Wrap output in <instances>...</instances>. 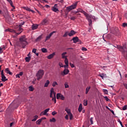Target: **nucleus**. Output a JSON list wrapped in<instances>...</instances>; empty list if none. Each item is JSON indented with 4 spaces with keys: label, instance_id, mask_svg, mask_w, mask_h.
Listing matches in <instances>:
<instances>
[{
    "label": "nucleus",
    "instance_id": "nucleus-1",
    "mask_svg": "<svg viewBox=\"0 0 127 127\" xmlns=\"http://www.w3.org/2000/svg\"><path fill=\"white\" fill-rule=\"evenodd\" d=\"M20 44H21L22 48H25L26 45H27V42L26 41V38H25V35L22 36L19 38Z\"/></svg>",
    "mask_w": 127,
    "mask_h": 127
},
{
    "label": "nucleus",
    "instance_id": "nucleus-2",
    "mask_svg": "<svg viewBox=\"0 0 127 127\" xmlns=\"http://www.w3.org/2000/svg\"><path fill=\"white\" fill-rule=\"evenodd\" d=\"M43 75H44V70L43 69L39 70L36 73L37 80L38 81H40L41 79H42Z\"/></svg>",
    "mask_w": 127,
    "mask_h": 127
},
{
    "label": "nucleus",
    "instance_id": "nucleus-3",
    "mask_svg": "<svg viewBox=\"0 0 127 127\" xmlns=\"http://www.w3.org/2000/svg\"><path fill=\"white\" fill-rule=\"evenodd\" d=\"M77 4H78V2H76L72 5L67 6L66 7V10H67V11H71V10H72V9H75V8L77 7Z\"/></svg>",
    "mask_w": 127,
    "mask_h": 127
},
{
    "label": "nucleus",
    "instance_id": "nucleus-4",
    "mask_svg": "<svg viewBox=\"0 0 127 127\" xmlns=\"http://www.w3.org/2000/svg\"><path fill=\"white\" fill-rule=\"evenodd\" d=\"M50 94H53L54 98H52V100L54 102L55 104H56V92H54L53 88H51Z\"/></svg>",
    "mask_w": 127,
    "mask_h": 127
},
{
    "label": "nucleus",
    "instance_id": "nucleus-5",
    "mask_svg": "<svg viewBox=\"0 0 127 127\" xmlns=\"http://www.w3.org/2000/svg\"><path fill=\"white\" fill-rule=\"evenodd\" d=\"M57 99L58 100L60 99L61 100H62V101H64L65 100V97L63 95L61 94V93H58L57 94Z\"/></svg>",
    "mask_w": 127,
    "mask_h": 127
},
{
    "label": "nucleus",
    "instance_id": "nucleus-6",
    "mask_svg": "<svg viewBox=\"0 0 127 127\" xmlns=\"http://www.w3.org/2000/svg\"><path fill=\"white\" fill-rule=\"evenodd\" d=\"M57 4H55L54 6L52 7V10H53V11L54 12H57V13H58V12H59V10L57 8Z\"/></svg>",
    "mask_w": 127,
    "mask_h": 127
},
{
    "label": "nucleus",
    "instance_id": "nucleus-7",
    "mask_svg": "<svg viewBox=\"0 0 127 127\" xmlns=\"http://www.w3.org/2000/svg\"><path fill=\"white\" fill-rule=\"evenodd\" d=\"M50 110V108H48L45 110L44 111L41 112V113L40 114V116H42V115H43L44 116H46V114H47V113H48V112H49Z\"/></svg>",
    "mask_w": 127,
    "mask_h": 127
},
{
    "label": "nucleus",
    "instance_id": "nucleus-8",
    "mask_svg": "<svg viewBox=\"0 0 127 127\" xmlns=\"http://www.w3.org/2000/svg\"><path fill=\"white\" fill-rule=\"evenodd\" d=\"M56 33V32H55V31H53L52 33H51L50 34V35H49L48 36H47L46 37V41H47V40H48V39H50V38L53 35V34Z\"/></svg>",
    "mask_w": 127,
    "mask_h": 127
},
{
    "label": "nucleus",
    "instance_id": "nucleus-9",
    "mask_svg": "<svg viewBox=\"0 0 127 127\" xmlns=\"http://www.w3.org/2000/svg\"><path fill=\"white\" fill-rule=\"evenodd\" d=\"M41 24L42 25H47V24H48V20L47 19H43L41 22Z\"/></svg>",
    "mask_w": 127,
    "mask_h": 127
},
{
    "label": "nucleus",
    "instance_id": "nucleus-10",
    "mask_svg": "<svg viewBox=\"0 0 127 127\" xmlns=\"http://www.w3.org/2000/svg\"><path fill=\"white\" fill-rule=\"evenodd\" d=\"M72 40L73 41V43H77V42H79V41H80V40L78 37H73L72 38Z\"/></svg>",
    "mask_w": 127,
    "mask_h": 127
},
{
    "label": "nucleus",
    "instance_id": "nucleus-11",
    "mask_svg": "<svg viewBox=\"0 0 127 127\" xmlns=\"http://www.w3.org/2000/svg\"><path fill=\"white\" fill-rule=\"evenodd\" d=\"M87 19L88 20L89 24L90 26H91V25L92 24V19H91V16L90 15H87L86 16Z\"/></svg>",
    "mask_w": 127,
    "mask_h": 127
},
{
    "label": "nucleus",
    "instance_id": "nucleus-12",
    "mask_svg": "<svg viewBox=\"0 0 127 127\" xmlns=\"http://www.w3.org/2000/svg\"><path fill=\"white\" fill-rule=\"evenodd\" d=\"M69 72V69L65 68L63 72H62V75H67Z\"/></svg>",
    "mask_w": 127,
    "mask_h": 127
},
{
    "label": "nucleus",
    "instance_id": "nucleus-13",
    "mask_svg": "<svg viewBox=\"0 0 127 127\" xmlns=\"http://www.w3.org/2000/svg\"><path fill=\"white\" fill-rule=\"evenodd\" d=\"M22 30H23V29H22V28H20L19 27L18 29V31H21L19 33H16V35L15 36H14V37H15L16 36H17V35H19V34H20V33H21L22 32Z\"/></svg>",
    "mask_w": 127,
    "mask_h": 127
},
{
    "label": "nucleus",
    "instance_id": "nucleus-14",
    "mask_svg": "<svg viewBox=\"0 0 127 127\" xmlns=\"http://www.w3.org/2000/svg\"><path fill=\"white\" fill-rule=\"evenodd\" d=\"M68 34L70 37L73 36V35H75V34H76V32L74 30H71L69 33L68 32Z\"/></svg>",
    "mask_w": 127,
    "mask_h": 127
},
{
    "label": "nucleus",
    "instance_id": "nucleus-15",
    "mask_svg": "<svg viewBox=\"0 0 127 127\" xmlns=\"http://www.w3.org/2000/svg\"><path fill=\"white\" fill-rule=\"evenodd\" d=\"M54 56H55V53H53V54L48 56L47 57V58H48V59H52V58H53V57H54Z\"/></svg>",
    "mask_w": 127,
    "mask_h": 127
},
{
    "label": "nucleus",
    "instance_id": "nucleus-16",
    "mask_svg": "<svg viewBox=\"0 0 127 127\" xmlns=\"http://www.w3.org/2000/svg\"><path fill=\"white\" fill-rule=\"evenodd\" d=\"M1 81H2V82H5V81H7L8 79H7L6 78V77H5V76L4 75H1Z\"/></svg>",
    "mask_w": 127,
    "mask_h": 127
},
{
    "label": "nucleus",
    "instance_id": "nucleus-17",
    "mask_svg": "<svg viewBox=\"0 0 127 127\" xmlns=\"http://www.w3.org/2000/svg\"><path fill=\"white\" fill-rule=\"evenodd\" d=\"M5 71L7 74H9V75H12V72L9 71V69L8 68H5Z\"/></svg>",
    "mask_w": 127,
    "mask_h": 127
},
{
    "label": "nucleus",
    "instance_id": "nucleus-18",
    "mask_svg": "<svg viewBox=\"0 0 127 127\" xmlns=\"http://www.w3.org/2000/svg\"><path fill=\"white\" fill-rule=\"evenodd\" d=\"M5 31H9V32H12L13 33H15V34L16 33V31H15L14 30H12L11 29H6Z\"/></svg>",
    "mask_w": 127,
    "mask_h": 127
},
{
    "label": "nucleus",
    "instance_id": "nucleus-19",
    "mask_svg": "<svg viewBox=\"0 0 127 127\" xmlns=\"http://www.w3.org/2000/svg\"><path fill=\"white\" fill-rule=\"evenodd\" d=\"M38 28V25H37V24L32 25V29L33 30H35V29H37Z\"/></svg>",
    "mask_w": 127,
    "mask_h": 127
},
{
    "label": "nucleus",
    "instance_id": "nucleus-20",
    "mask_svg": "<svg viewBox=\"0 0 127 127\" xmlns=\"http://www.w3.org/2000/svg\"><path fill=\"white\" fill-rule=\"evenodd\" d=\"M65 54H67V52H64L62 54V58H63V59L67 58V56H65Z\"/></svg>",
    "mask_w": 127,
    "mask_h": 127
},
{
    "label": "nucleus",
    "instance_id": "nucleus-21",
    "mask_svg": "<svg viewBox=\"0 0 127 127\" xmlns=\"http://www.w3.org/2000/svg\"><path fill=\"white\" fill-rule=\"evenodd\" d=\"M42 39V35L39 36L37 39H36V42H38V41H40Z\"/></svg>",
    "mask_w": 127,
    "mask_h": 127
},
{
    "label": "nucleus",
    "instance_id": "nucleus-22",
    "mask_svg": "<svg viewBox=\"0 0 127 127\" xmlns=\"http://www.w3.org/2000/svg\"><path fill=\"white\" fill-rule=\"evenodd\" d=\"M82 110H83V108L82 107V104H80L78 107V112H79V113H81L82 112Z\"/></svg>",
    "mask_w": 127,
    "mask_h": 127
},
{
    "label": "nucleus",
    "instance_id": "nucleus-23",
    "mask_svg": "<svg viewBox=\"0 0 127 127\" xmlns=\"http://www.w3.org/2000/svg\"><path fill=\"white\" fill-rule=\"evenodd\" d=\"M26 9V10H27L28 11H31V12H33V13H34V12H35V11L33 10H32L31 9H30V8H29L28 7H25V8Z\"/></svg>",
    "mask_w": 127,
    "mask_h": 127
},
{
    "label": "nucleus",
    "instance_id": "nucleus-24",
    "mask_svg": "<svg viewBox=\"0 0 127 127\" xmlns=\"http://www.w3.org/2000/svg\"><path fill=\"white\" fill-rule=\"evenodd\" d=\"M31 59V57H26L25 59L26 62H29Z\"/></svg>",
    "mask_w": 127,
    "mask_h": 127
},
{
    "label": "nucleus",
    "instance_id": "nucleus-25",
    "mask_svg": "<svg viewBox=\"0 0 127 127\" xmlns=\"http://www.w3.org/2000/svg\"><path fill=\"white\" fill-rule=\"evenodd\" d=\"M42 122V119H39L38 121H36V125H40Z\"/></svg>",
    "mask_w": 127,
    "mask_h": 127
},
{
    "label": "nucleus",
    "instance_id": "nucleus-26",
    "mask_svg": "<svg viewBox=\"0 0 127 127\" xmlns=\"http://www.w3.org/2000/svg\"><path fill=\"white\" fill-rule=\"evenodd\" d=\"M65 112H66L68 115H69L70 114H71V110H70V109L68 108H65Z\"/></svg>",
    "mask_w": 127,
    "mask_h": 127
},
{
    "label": "nucleus",
    "instance_id": "nucleus-27",
    "mask_svg": "<svg viewBox=\"0 0 127 127\" xmlns=\"http://www.w3.org/2000/svg\"><path fill=\"white\" fill-rule=\"evenodd\" d=\"M64 59V63L65 65H66V66H68V59L67 58H65V59Z\"/></svg>",
    "mask_w": 127,
    "mask_h": 127
},
{
    "label": "nucleus",
    "instance_id": "nucleus-28",
    "mask_svg": "<svg viewBox=\"0 0 127 127\" xmlns=\"http://www.w3.org/2000/svg\"><path fill=\"white\" fill-rule=\"evenodd\" d=\"M34 90V88H33V87H32V86H30L29 87V90L30 91V92H33Z\"/></svg>",
    "mask_w": 127,
    "mask_h": 127
},
{
    "label": "nucleus",
    "instance_id": "nucleus-29",
    "mask_svg": "<svg viewBox=\"0 0 127 127\" xmlns=\"http://www.w3.org/2000/svg\"><path fill=\"white\" fill-rule=\"evenodd\" d=\"M88 105V100H84L83 101V105L86 106Z\"/></svg>",
    "mask_w": 127,
    "mask_h": 127
},
{
    "label": "nucleus",
    "instance_id": "nucleus-30",
    "mask_svg": "<svg viewBox=\"0 0 127 127\" xmlns=\"http://www.w3.org/2000/svg\"><path fill=\"white\" fill-rule=\"evenodd\" d=\"M34 119L32 120V122H36V121L38 119V116L36 115L34 117Z\"/></svg>",
    "mask_w": 127,
    "mask_h": 127
},
{
    "label": "nucleus",
    "instance_id": "nucleus-31",
    "mask_svg": "<svg viewBox=\"0 0 127 127\" xmlns=\"http://www.w3.org/2000/svg\"><path fill=\"white\" fill-rule=\"evenodd\" d=\"M41 51L43 52V53H47V49L45 48H43L41 49Z\"/></svg>",
    "mask_w": 127,
    "mask_h": 127
},
{
    "label": "nucleus",
    "instance_id": "nucleus-32",
    "mask_svg": "<svg viewBox=\"0 0 127 127\" xmlns=\"http://www.w3.org/2000/svg\"><path fill=\"white\" fill-rule=\"evenodd\" d=\"M69 36V32H65L64 34L63 35V37H67V36Z\"/></svg>",
    "mask_w": 127,
    "mask_h": 127
},
{
    "label": "nucleus",
    "instance_id": "nucleus-33",
    "mask_svg": "<svg viewBox=\"0 0 127 127\" xmlns=\"http://www.w3.org/2000/svg\"><path fill=\"white\" fill-rule=\"evenodd\" d=\"M90 89H91V87H87L86 89V92L85 94H88L89 91L90 90Z\"/></svg>",
    "mask_w": 127,
    "mask_h": 127
},
{
    "label": "nucleus",
    "instance_id": "nucleus-34",
    "mask_svg": "<svg viewBox=\"0 0 127 127\" xmlns=\"http://www.w3.org/2000/svg\"><path fill=\"white\" fill-rule=\"evenodd\" d=\"M50 83V82L49 81V80H47L46 83H45L44 87H47L48 86V85H49V83Z\"/></svg>",
    "mask_w": 127,
    "mask_h": 127
},
{
    "label": "nucleus",
    "instance_id": "nucleus-35",
    "mask_svg": "<svg viewBox=\"0 0 127 127\" xmlns=\"http://www.w3.org/2000/svg\"><path fill=\"white\" fill-rule=\"evenodd\" d=\"M50 122L51 123H55V122H56V119H55V118H52L50 120Z\"/></svg>",
    "mask_w": 127,
    "mask_h": 127
},
{
    "label": "nucleus",
    "instance_id": "nucleus-36",
    "mask_svg": "<svg viewBox=\"0 0 127 127\" xmlns=\"http://www.w3.org/2000/svg\"><path fill=\"white\" fill-rule=\"evenodd\" d=\"M58 85V83H57V82L54 81L53 83L52 86H53V87H55L56 85L57 86Z\"/></svg>",
    "mask_w": 127,
    "mask_h": 127
},
{
    "label": "nucleus",
    "instance_id": "nucleus-37",
    "mask_svg": "<svg viewBox=\"0 0 127 127\" xmlns=\"http://www.w3.org/2000/svg\"><path fill=\"white\" fill-rule=\"evenodd\" d=\"M68 115L69 116V120H70V121L73 120V115H72V113L68 114Z\"/></svg>",
    "mask_w": 127,
    "mask_h": 127
},
{
    "label": "nucleus",
    "instance_id": "nucleus-38",
    "mask_svg": "<svg viewBox=\"0 0 127 127\" xmlns=\"http://www.w3.org/2000/svg\"><path fill=\"white\" fill-rule=\"evenodd\" d=\"M103 91L104 94H105L106 95L108 94V90L103 89Z\"/></svg>",
    "mask_w": 127,
    "mask_h": 127
},
{
    "label": "nucleus",
    "instance_id": "nucleus-39",
    "mask_svg": "<svg viewBox=\"0 0 127 127\" xmlns=\"http://www.w3.org/2000/svg\"><path fill=\"white\" fill-rule=\"evenodd\" d=\"M64 86L65 88H69V85H68V83L67 82H65L64 83Z\"/></svg>",
    "mask_w": 127,
    "mask_h": 127
},
{
    "label": "nucleus",
    "instance_id": "nucleus-40",
    "mask_svg": "<svg viewBox=\"0 0 127 127\" xmlns=\"http://www.w3.org/2000/svg\"><path fill=\"white\" fill-rule=\"evenodd\" d=\"M60 68H62L63 67H64V65H63V64L62 63H60L59 64Z\"/></svg>",
    "mask_w": 127,
    "mask_h": 127
},
{
    "label": "nucleus",
    "instance_id": "nucleus-41",
    "mask_svg": "<svg viewBox=\"0 0 127 127\" xmlns=\"http://www.w3.org/2000/svg\"><path fill=\"white\" fill-rule=\"evenodd\" d=\"M82 13L83 14H84V15H85V16H88L89 15V14L88 13H87V12H86L84 11H83Z\"/></svg>",
    "mask_w": 127,
    "mask_h": 127
},
{
    "label": "nucleus",
    "instance_id": "nucleus-42",
    "mask_svg": "<svg viewBox=\"0 0 127 127\" xmlns=\"http://www.w3.org/2000/svg\"><path fill=\"white\" fill-rule=\"evenodd\" d=\"M23 24H24V22H22V23L18 25V27L19 28L20 27L21 28L22 27V25H23Z\"/></svg>",
    "mask_w": 127,
    "mask_h": 127
},
{
    "label": "nucleus",
    "instance_id": "nucleus-43",
    "mask_svg": "<svg viewBox=\"0 0 127 127\" xmlns=\"http://www.w3.org/2000/svg\"><path fill=\"white\" fill-rule=\"evenodd\" d=\"M3 49H4V47L3 48L0 47V54H1V53H2V51L1 50H2Z\"/></svg>",
    "mask_w": 127,
    "mask_h": 127
},
{
    "label": "nucleus",
    "instance_id": "nucleus-44",
    "mask_svg": "<svg viewBox=\"0 0 127 127\" xmlns=\"http://www.w3.org/2000/svg\"><path fill=\"white\" fill-rule=\"evenodd\" d=\"M123 26L124 27H127V23H123Z\"/></svg>",
    "mask_w": 127,
    "mask_h": 127
},
{
    "label": "nucleus",
    "instance_id": "nucleus-45",
    "mask_svg": "<svg viewBox=\"0 0 127 127\" xmlns=\"http://www.w3.org/2000/svg\"><path fill=\"white\" fill-rule=\"evenodd\" d=\"M52 114L53 116H55V115H57V112H56V111H53L52 113Z\"/></svg>",
    "mask_w": 127,
    "mask_h": 127
},
{
    "label": "nucleus",
    "instance_id": "nucleus-46",
    "mask_svg": "<svg viewBox=\"0 0 127 127\" xmlns=\"http://www.w3.org/2000/svg\"><path fill=\"white\" fill-rule=\"evenodd\" d=\"M127 109V105H125L123 108V111H126Z\"/></svg>",
    "mask_w": 127,
    "mask_h": 127
},
{
    "label": "nucleus",
    "instance_id": "nucleus-47",
    "mask_svg": "<svg viewBox=\"0 0 127 127\" xmlns=\"http://www.w3.org/2000/svg\"><path fill=\"white\" fill-rule=\"evenodd\" d=\"M69 65L71 67V68H74V67H75V66L74 65V64H72V63H69Z\"/></svg>",
    "mask_w": 127,
    "mask_h": 127
},
{
    "label": "nucleus",
    "instance_id": "nucleus-48",
    "mask_svg": "<svg viewBox=\"0 0 127 127\" xmlns=\"http://www.w3.org/2000/svg\"><path fill=\"white\" fill-rule=\"evenodd\" d=\"M33 53H34L35 54H36V49H33L32 50Z\"/></svg>",
    "mask_w": 127,
    "mask_h": 127
},
{
    "label": "nucleus",
    "instance_id": "nucleus-49",
    "mask_svg": "<svg viewBox=\"0 0 127 127\" xmlns=\"http://www.w3.org/2000/svg\"><path fill=\"white\" fill-rule=\"evenodd\" d=\"M104 98L105 99L106 101H107V102H109V101H110V99L107 96H105Z\"/></svg>",
    "mask_w": 127,
    "mask_h": 127
},
{
    "label": "nucleus",
    "instance_id": "nucleus-50",
    "mask_svg": "<svg viewBox=\"0 0 127 127\" xmlns=\"http://www.w3.org/2000/svg\"><path fill=\"white\" fill-rule=\"evenodd\" d=\"M106 74H102V75H99L100 77L102 78V79H104V76H105Z\"/></svg>",
    "mask_w": 127,
    "mask_h": 127
},
{
    "label": "nucleus",
    "instance_id": "nucleus-51",
    "mask_svg": "<svg viewBox=\"0 0 127 127\" xmlns=\"http://www.w3.org/2000/svg\"><path fill=\"white\" fill-rule=\"evenodd\" d=\"M78 11H79V12H81L82 13H83V11H84V10H83V9H79L78 10Z\"/></svg>",
    "mask_w": 127,
    "mask_h": 127
},
{
    "label": "nucleus",
    "instance_id": "nucleus-52",
    "mask_svg": "<svg viewBox=\"0 0 127 127\" xmlns=\"http://www.w3.org/2000/svg\"><path fill=\"white\" fill-rule=\"evenodd\" d=\"M82 51H87V49L86 48L82 47Z\"/></svg>",
    "mask_w": 127,
    "mask_h": 127
},
{
    "label": "nucleus",
    "instance_id": "nucleus-53",
    "mask_svg": "<svg viewBox=\"0 0 127 127\" xmlns=\"http://www.w3.org/2000/svg\"><path fill=\"white\" fill-rule=\"evenodd\" d=\"M90 123H91V125H93V118H90Z\"/></svg>",
    "mask_w": 127,
    "mask_h": 127
},
{
    "label": "nucleus",
    "instance_id": "nucleus-54",
    "mask_svg": "<svg viewBox=\"0 0 127 127\" xmlns=\"http://www.w3.org/2000/svg\"><path fill=\"white\" fill-rule=\"evenodd\" d=\"M53 96H54L53 95V93H50V98H52V99H53V98H54V97H53Z\"/></svg>",
    "mask_w": 127,
    "mask_h": 127
},
{
    "label": "nucleus",
    "instance_id": "nucleus-55",
    "mask_svg": "<svg viewBox=\"0 0 127 127\" xmlns=\"http://www.w3.org/2000/svg\"><path fill=\"white\" fill-rule=\"evenodd\" d=\"M70 19H71V20H74L75 19H76V17H71L70 18Z\"/></svg>",
    "mask_w": 127,
    "mask_h": 127
},
{
    "label": "nucleus",
    "instance_id": "nucleus-56",
    "mask_svg": "<svg viewBox=\"0 0 127 127\" xmlns=\"http://www.w3.org/2000/svg\"><path fill=\"white\" fill-rule=\"evenodd\" d=\"M119 123H120L121 127H124V126H123V123L121 122V120H119Z\"/></svg>",
    "mask_w": 127,
    "mask_h": 127
},
{
    "label": "nucleus",
    "instance_id": "nucleus-57",
    "mask_svg": "<svg viewBox=\"0 0 127 127\" xmlns=\"http://www.w3.org/2000/svg\"><path fill=\"white\" fill-rule=\"evenodd\" d=\"M124 86L126 89H127V83H124Z\"/></svg>",
    "mask_w": 127,
    "mask_h": 127
},
{
    "label": "nucleus",
    "instance_id": "nucleus-58",
    "mask_svg": "<svg viewBox=\"0 0 127 127\" xmlns=\"http://www.w3.org/2000/svg\"><path fill=\"white\" fill-rule=\"evenodd\" d=\"M18 74L19 75V76H22V75H23V72H20Z\"/></svg>",
    "mask_w": 127,
    "mask_h": 127
},
{
    "label": "nucleus",
    "instance_id": "nucleus-59",
    "mask_svg": "<svg viewBox=\"0 0 127 127\" xmlns=\"http://www.w3.org/2000/svg\"><path fill=\"white\" fill-rule=\"evenodd\" d=\"M6 15H9V14L8 13V11L7 9L6 10Z\"/></svg>",
    "mask_w": 127,
    "mask_h": 127
},
{
    "label": "nucleus",
    "instance_id": "nucleus-60",
    "mask_svg": "<svg viewBox=\"0 0 127 127\" xmlns=\"http://www.w3.org/2000/svg\"><path fill=\"white\" fill-rule=\"evenodd\" d=\"M109 111H110V112H112V113L113 114V115H115V112H114V111H113V110H111V109H110V110H109Z\"/></svg>",
    "mask_w": 127,
    "mask_h": 127
},
{
    "label": "nucleus",
    "instance_id": "nucleus-61",
    "mask_svg": "<svg viewBox=\"0 0 127 127\" xmlns=\"http://www.w3.org/2000/svg\"><path fill=\"white\" fill-rule=\"evenodd\" d=\"M1 76L4 75V74L3 73V70H1Z\"/></svg>",
    "mask_w": 127,
    "mask_h": 127
},
{
    "label": "nucleus",
    "instance_id": "nucleus-62",
    "mask_svg": "<svg viewBox=\"0 0 127 127\" xmlns=\"http://www.w3.org/2000/svg\"><path fill=\"white\" fill-rule=\"evenodd\" d=\"M14 123L12 122L10 124V127H12L13 125H14Z\"/></svg>",
    "mask_w": 127,
    "mask_h": 127
},
{
    "label": "nucleus",
    "instance_id": "nucleus-63",
    "mask_svg": "<svg viewBox=\"0 0 127 127\" xmlns=\"http://www.w3.org/2000/svg\"><path fill=\"white\" fill-rule=\"evenodd\" d=\"M16 78H20V76L19 74H16Z\"/></svg>",
    "mask_w": 127,
    "mask_h": 127
},
{
    "label": "nucleus",
    "instance_id": "nucleus-64",
    "mask_svg": "<svg viewBox=\"0 0 127 127\" xmlns=\"http://www.w3.org/2000/svg\"><path fill=\"white\" fill-rule=\"evenodd\" d=\"M65 120H68V115H66L65 117Z\"/></svg>",
    "mask_w": 127,
    "mask_h": 127
}]
</instances>
